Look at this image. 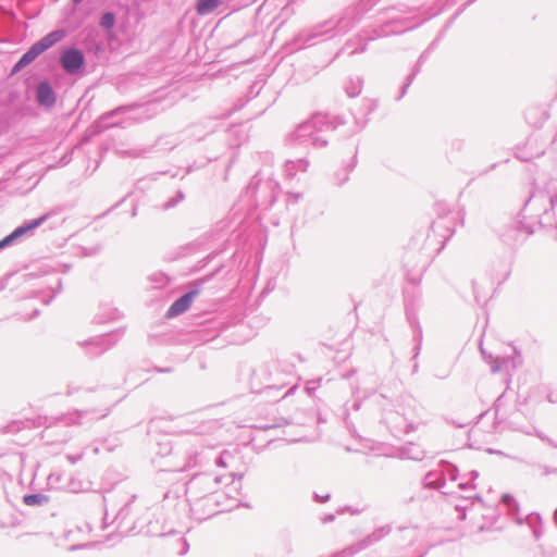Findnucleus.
Instances as JSON below:
<instances>
[{"mask_svg":"<svg viewBox=\"0 0 557 557\" xmlns=\"http://www.w3.org/2000/svg\"><path fill=\"white\" fill-rule=\"evenodd\" d=\"M60 61L63 69L71 74L78 72L85 62L82 51L77 49H69L64 51Z\"/></svg>","mask_w":557,"mask_h":557,"instance_id":"obj_1","label":"nucleus"},{"mask_svg":"<svg viewBox=\"0 0 557 557\" xmlns=\"http://www.w3.org/2000/svg\"><path fill=\"white\" fill-rule=\"evenodd\" d=\"M196 292H190L175 300L166 312L168 318H174L185 312L191 306Z\"/></svg>","mask_w":557,"mask_h":557,"instance_id":"obj_2","label":"nucleus"},{"mask_svg":"<svg viewBox=\"0 0 557 557\" xmlns=\"http://www.w3.org/2000/svg\"><path fill=\"white\" fill-rule=\"evenodd\" d=\"M46 216H41L39 219H36L32 222H29L27 225L20 226L15 228L10 235L4 237L2 240H0V248L5 247L7 245L11 244L14 239L25 235L27 232L36 228L39 226L44 221Z\"/></svg>","mask_w":557,"mask_h":557,"instance_id":"obj_3","label":"nucleus"},{"mask_svg":"<svg viewBox=\"0 0 557 557\" xmlns=\"http://www.w3.org/2000/svg\"><path fill=\"white\" fill-rule=\"evenodd\" d=\"M64 30L51 32L33 46L38 50L39 53H42L48 48L59 42L64 37Z\"/></svg>","mask_w":557,"mask_h":557,"instance_id":"obj_4","label":"nucleus"},{"mask_svg":"<svg viewBox=\"0 0 557 557\" xmlns=\"http://www.w3.org/2000/svg\"><path fill=\"white\" fill-rule=\"evenodd\" d=\"M37 99L40 104L50 106L54 102L51 87L48 83H40L37 88Z\"/></svg>","mask_w":557,"mask_h":557,"instance_id":"obj_5","label":"nucleus"},{"mask_svg":"<svg viewBox=\"0 0 557 557\" xmlns=\"http://www.w3.org/2000/svg\"><path fill=\"white\" fill-rule=\"evenodd\" d=\"M221 2V0H198L196 7L197 13L199 15H206L215 10Z\"/></svg>","mask_w":557,"mask_h":557,"instance_id":"obj_6","label":"nucleus"},{"mask_svg":"<svg viewBox=\"0 0 557 557\" xmlns=\"http://www.w3.org/2000/svg\"><path fill=\"white\" fill-rule=\"evenodd\" d=\"M39 54L40 53L38 52V50L34 46H32L29 50L26 53H24L20 61L15 64L13 72H17L22 67L26 66L27 64L33 62Z\"/></svg>","mask_w":557,"mask_h":557,"instance_id":"obj_7","label":"nucleus"},{"mask_svg":"<svg viewBox=\"0 0 557 557\" xmlns=\"http://www.w3.org/2000/svg\"><path fill=\"white\" fill-rule=\"evenodd\" d=\"M23 500L27 506H35L42 504L45 500H47V497L39 494H29L25 495Z\"/></svg>","mask_w":557,"mask_h":557,"instance_id":"obj_8","label":"nucleus"},{"mask_svg":"<svg viewBox=\"0 0 557 557\" xmlns=\"http://www.w3.org/2000/svg\"><path fill=\"white\" fill-rule=\"evenodd\" d=\"M113 23H114V17L112 14H106L103 17H102V22L101 24L106 27H111L113 26Z\"/></svg>","mask_w":557,"mask_h":557,"instance_id":"obj_9","label":"nucleus"}]
</instances>
